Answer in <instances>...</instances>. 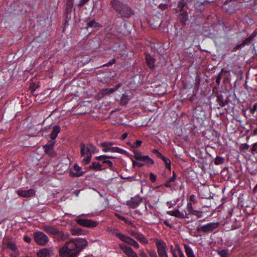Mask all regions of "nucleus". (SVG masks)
Segmentation results:
<instances>
[{
  "instance_id": "obj_1",
  "label": "nucleus",
  "mask_w": 257,
  "mask_h": 257,
  "mask_svg": "<svg viewBox=\"0 0 257 257\" xmlns=\"http://www.w3.org/2000/svg\"><path fill=\"white\" fill-rule=\"evenodd\" d=\"M88 245V241L82 238L71 239L59 248L60 257H77L79 253Z\"/></svg>"
},
{
  "instance_id": "obj_2",
  "label": "nucleus",
  "mask_w": 257,
  "mask_h": 257,
  "mask_svg": "<svg viewBox=\"0 0 257 257\" xmlns=\"http://www.w3.org/2000/svg\"><path fill=\"white\" fill-rule=\"evenodd\" d=\"M111 6L122 18H129L134 14V11L127 5L124 4L118 0H112Z\"/></svg>"
},
{
  "instance_id": "obj_3",
  "label": "nucleus",
  "mask_w": 257,
  "mask_h": 257,
  "mask_svg": "<svg viewBox=\"0 0 257 257\" xmlns=\"http://www.w3.org/2000/svg\"><path fill=\"white\" fill-rule=\"evenodd\" d=\"M155 244L159 257H168L167 247L165 241L162 240L156 239Z\"/></svg>"
},
{
  "instance_id": "obj_4",
  "label": "nucleus",
  "mask_w": 257,
  "mask_h": 257,
  "mask_svg": "<svg viewBox=\"0 0 257 257\" xmlns=\"http://www.w3.org/2000/svg\"><path fill=\"white\" fill-rule=\"evenodd\" d=\"M219 226L218 222H211L204 225H199L196 230L198 232L206 233L212 232Z\"/></svg>"
},
{
  "instance_id": "obj_5",
  "label": "nucleus",
  "mask_w": 257,
  "mask_h": 257,
  "mask_svg": "<svg viewBox=\"0 0 257 257\" xmlns=\"http://www.w3.org/2000/svg\"><path fill=\"white\" fill-rule=\"evenodd\" d=\"M34 237L36 243L41 245H45L49 241L48 236L44 233L41 231L35 232Z\"/></svg>"
},
{
  "instance_id": "obj_6",
  "label": "nucleus",
  "mask_w": 257,
  "mask_h": 257,
  "mask_svg": "<svg viewBox=\"0 0 257 257\" xmlns=\"http://www.w3.org/2000/svg\"><path fill=\"white\" fill-rule=\"evenodd\" d=\"M133 153H134V158L141 161L145 162L148 165H152L154 164V161L153 159L150 158L148 156H143L141 152L136 149H134Z\"/></svg>"
},
{
  "instance_id": "obj_7",
  "label": "nucleus",
  "mask_w": 257,
  "mask_h": 257,
  "mask_svg": "<svg viewBox=\"0 0 257 257\" xmlns=\"http://www.w3.org/2000/svg\"><path fill=\"white\" fill-rule=\"evenodd\" d=\"M143 201V198L139 195L131 197L130 200L126 201V204L131 208H137Z\"/></svg>"
},
{
  "instance_id": "obj_8",
  "label": "nucleus",
  "mask_w": 257,
  "mask_h": 257,
  "mask_svg": "<svg viewBox=\"0 0 257 257\" xmlns=\"http://www.w3.org/2000/svg\"><path fill=\"white\" fill-rule=\"evenodd\" d=\"M76 221L79 225L86 227H94L98 224L97 222L91 219L79 218Z\"/></svg>"
},
{
  "instance_id": "obj_9",
  "label": "nucleus",
  "mask_w": 257,
  "mask_h": 257,
  "mask_svg": "<svg viewBox=\"0 0 257 257\" xmlns=\"http://www.w3.org/2000/svg\"><path fill=\"white\" fill-rule=\"evenodd\" d=\"M119 248L124 252L127 257H139L136 252L130 246H128L123 243L118 244Z\"/></svg>"
},
{
  "instance_id": "obj_10",
  "label": "nucleus",
  "mask_w": 257,
  "mask_h": 257,
  "mask_svg": "<svg viewBox=\"0 0 257 257\" xmlns=\"http://www.w3.org/2000/svg\"><path fill=\"white\" fill-rule=\"evenodd\" d=\"M55 143V141L51 140V141H49L47 144L44 146V148L45 149V152L46 154L52 157L55 156L54 154L52 153Z\"/></svg>"
},
{
  "instance_id": "obj_11",
  "label": "nucleus",
  "mask_w": 257,
  "mask_h": 257,
  "mask_svg": "<svg viewBox=\"0 0 257 257\" xmlns=\"http://www.w3.org/2000/svg\"><path fill=\"white\" fill-rule=\"evenodd\" d=\"M53 250L50 248H45L38 251V257H51Z\"/></svg>"
},
{
  "instance_id": "obj_12",
  "label": "nucleus",
  "mask_w": 257,
  "mask_h": 257,
  "mask_svg": "<svg viewBox=\"0 0 257 257\" xmlns=\"http://www.w3.org/2000/svg\"><path fill=\"white\" fill-rule=\"evenodd\" d=\"M121 86L120 84H117L114 88H105L100 90L102 96L104 97L105 95H109L110 94L114 93Z\"/></svg>"
},
{
  "instance_id": "obj_13",
  "label": "nucleus",
  "mask_w": 257,
  "mask_h": 257,
  "mask_svg": "<svg viewBox=\"0 0 257 257\" xmlns=\"http://www.w3.org/2000/svg\"><path fill=\"white\" fill-rule=\"evenodd\" d=\"M18 194L23 197H30L33 196L35 193L34 189H30L28 190H19L17 191Z\"/></svg>"
},
{
  "instance_id": "obj_14",
  "label": "nucleus",
  "mask_w": 257,
  "mask_h": 257,
  "mask_svg": "<svg viewBox=\"0 0 257 257\" xmlns=\"http://www.w3.org/2000/svg\"><path fill=\"white\" fill-rule=\"evenodd\" d=\"M167 214L179 218L184 219L187 218V214H185V213L180 212L179 210L169 211L167 212Z\"/></svg>"
},
{
  "instance_id": "obj_15",
  "label": "nucleus",
  "mask_w": 257,
  "mask_h": 257,
  "mask_svg": "<svg viewBox=\"0 0 257 257\" xmlns=\"http://www.w3.org/2000/svg\"><path fill=\"white\" fill-rule=\"evenodd\" d=\"M74 171L76 173H74L72 171L70 172V175L71 177H79L82 176L84 174V172H81V167H79L77 164H74L73 167Z\"/></svg>"
},
{
  "instance_id": "obj_16",
  "label": "nucleus",
  "mask_w": 257,
  "mask_h": 257,
  "mask_svg": "<svg viewBox=\"0 0 257 257\" xmlns=\"http://www.w3.org/2000/svg\"><path fill=\"white\" fill-rule=\"evenodd\" d=\"M217 101L220 106L223 107L228 103L229 98L227 97L225 99H224L222 94H218L217 96Z\"/></svg>"
},
{
  "instance_id": "obj_17",
  "label": "nucleus",
  "mask_w": 257,
  "mask_h": 257,
  "mask_svg": "<svg viewBox=\"0 0 257 257\" xmlns=\"http://www.w3.org/2000/svg\"><path fill=\"white\" fill-rule=\"evenodd\" d=\"M188 20V14L186 11L182 10L179 16V21L183 25H185Z\"/></svg>"
},
{
  "instance_id": "obj_18",
  "label": "nucleus",
  "mask_w": 257,
  "mask_h": 257,
  "mask_svg": "<svg viewBox=\"0 0 257 257\" xmlns=\"http://www.w3.org/2000/svg\"><path fill=\"white\" fill-rule=\"evenodd\" d=\"M55 237L58 240H64L68 238L69 234L62 231L58 230Z\"/></svg>"
},
{
  "instance_id": "obj_19",
  "label": "nucleus",
  "mask_w": 257,
  "mask_h": 257,
  "mask_svg": "<svg viewBox=\"0 0 257 257\" xmlns=\"http://www.w3.org/2000/svg\"><path fill=\"white\" fill-rule=\"evenodd\" d=\"M60 127L59 125H55L53 127V131L50 135V138L52 140L55 141V139L58 136V134L60 132Z\"/></svg>"
},
{
  "instance_id": "obj_20",
  "label": "nucleus",
  "mask_w": 257,
  "mask_h": 257,
  "mask_svg": "<svg viewBox=\"0 0 257 257\" xmlns=\"http://www.w3.org/2000/svg\"><path fill=\"white\" fill-rule=\"evenodd\" d=\"M81 154L82 156L90 155V150L88 146H86L83 143L80 144Z\"/></svg>"
},
{
  "instance_id": "obj_21",
  "label": "nucleus",
  "mask_w": 257,
  "mask_h": 257,
  "mask_svg": "<svg viewBox=\"0 0 257 257\" xmlns=\"http://www.w3.org/2000/svg\"><path fill=\"white\" fill-rule=\"evenodd\" d=\"M44 229L48 233L55 235H56V234L57 232V231L58 230L56 228H55L54 226L48 225L45 226L44 227Z\"/></svg>"
},
{
  "instance_id": "obj_22",
  "label": "nucleus",
  "mask_w": 257,
  "mask_h": 257,
  "mask_svg": "<svg viewBox=\"0 0 257 257\" xmlns=\"http://www.w3.org/2000/svg\"><path fill=\"white\" fill-rule=\"evenodd\" d=\"M120 240L131 245L133 244V242L135 241L134 239L125 234L123 235H120Z\"/></svg>"
},
{
  "instance_id": "obj_23",
  "label": "nucleus",
  "mask_w": 257,
  "mask_h": 257,
  "mask_svg": "<svg viewBox=\"0 0 257 257\" xmlns=\"http://www.w3.org/2000/svg\"><path fill=\"white\" fill-rule=\"evenodd\" d=\"M146 61L148 66L150 68H153L154 67L155 60L150 55H146Z\"/></svg>"
},
{
  "instance_id": "obj_24",
  "label": "nucleus",
  "mask_w": 257,
  "mask_h": 257,
  "mask_svg": "<svg viewBox=\"0 0 257 257\" xmlns=\"http://www.w3.org/2000/svg\"><path fill=\"white\" fill-rule=\"evenodd\" d=\"M187 211H185V214H187V218H189V215H193L194 213V210L193 208L192 204L191 202L188 203L187 205Z\"/></svg>"
},
{
  "instance_id": "obj_25",
  "label": "nucleus",
  "mask_w": 257,
  "mask_h": 257,
  "mask_svg": "<svg viewBox=\"0 0 257 257\" xmlns=\"http://www.w3.org/2000/svg\"><path fill=\"white\" fill-rule=\"evenodd\" d=\"M185 252L187 257H195L191 248L187 244H184Z\"/></svg>"
},
{
  "instance_id": "obj_26",
  "label": "nucleus",
  "mask_w": 257,
  "mask_h": 257,
  "mask_svg": "<svg viewBox=\"0 0 257 257\" xmlns=\"http://www.w3.org/2000/svg\"><path fill=\"white\" fill-rule=\"evenodd\" d=\"M173 176L172 177H171L169 179H168L166 182V183L164 184V186L166 187H167V188L171 187L172 186V185L171 183L172 182H174L175 181V180L176 179V174H175V172H174V171H173Z\"/></svg>"
},
{
  "instance_id": "obj_27",
  "label": "nucleus",
  "mask_w": 257,
  "mask_h": 257,
  "mask_svg": "<svg viewBox=\"0 0 257 257\" xmlns=\"http://www.w3.org/2000/svg\"><path fill=\"white\" fill-rule=\"evenodd\" d=\"M216 251L218 254H219L221 257H228L229 250L227 248L218 249Z\"/></svg>"
},
{
  "instance_id": "obj_28",
  "label": "nucleus",
  "mask_w": 257,
  "mask_h": 257,
  "mask_svg": "<svg viewBox=\"0 0 257 257\" xmlns=\"http://www.w3.org/2000/svg\"><path fill=\"white\" fill-rule=\"evenodd\" d=\"M90 169H96L97 170H101L102 166L98 162H93L92 165L89 167Z\"/></svg>"
},
{
  "instance_id": "obj_29",
  "label": "nucleus",
  "mask_w": 257,
  "mask_h": 257,
  "mask_svg": "<svg viewBox=\"0 0 257 257\" xmlns=\"http://www.w3.org/2000/svg\"><path fill=\"white\" fill-rule=\"evenodd\" d=\"M7 247L10 248L12 251H15V255L17 254L18 249L15 243L9 242L7 244Z\"/></svg>"
},
{
  "instance_id": "obj_30",
  "label": "nucleus",
  "mask_w": 257,
  "mask_h": 257,
  "mask_svg": "<svg viewBox=\"0 0 257 257\" xmlns=\"http://www.w3.org/2000/svg\"><path fill=\"white\" fill-rule=\"evenodd\" d=\"M137 239L139 240L140 242L147 244L148 243V241L146 237L142 233H139L138 235L137 236Z\"/></svg>"
},
{
  "instance_id": "obj_31",
  "label": "nucleus",
  "mask_w": 257,
  "mask_h": 257,
  "mask_svg": "<svg viewBox=\"0 0 257 257\" xmlns=\"http://www.w3.org/2000/svg\"><path fill=\"white\" fill-rule=\"evenodd\" d=\"M128 100V96L125 94H123L120 100V103L122 105H125L127 103Z\"/></svg>"
},
{
  "instance_id": "obj_32",
  "label": "nucleus",
  "mask_w": 257,
  "mask_h": 257,
  "mask_svg": "<svg viewBox=\"0 0 257 257\" xmlns=\"http://www.w3.org/2000/svg\"><path fill=\"white\" fill-rule=\"evenodd\" d=\"M82 230L78 228H74L71 229V233L73 235H79L82 234Z\"/></svg>"
},
{
  "instance_id": "obj_33",
  "label": "nucleus",
  "mask_w": 257,
  "mask_h": 257,
  "mask_svg": "<svg viewBox=\"0 0 257 257\" xmlns=\"http://www.w3.org/2000/svg\"><path fill=\"white\" fill-rule=\"evenodd\" d=\"M87 26L91 28H97L100 27V25L96 22L95 20H92L87 23Z\"/></svg>"
},
{
  "instance_id": "obj_34",
  "label": "nucleus",
  "mask_w": 257,
  "mask_h": 257,
  "mask_svg": "<svg viewBox=\"0 0 257 257\" xmlns=\"http://www.w3.org/2000/svg\"><path fill=\"white\" fill-rule=\"evenodd\" d=\"M89 150H90V155L92 153L94 154L98 152V149L94 146L92 145L91 144H89L87 145Z\"/></svg>"
},
{
  "instance_id": "obj_35",
  "label": "nucleus",
  "mask_w": 257,
  "mask_h": 257,
  "mask_svg": "<svg viewBox=\"0 0 257 257\" xmlns=\"http://www.w3.org/2000/svg\"><path fill=\"white\" fill-rule=\"evenodd\" d=\"M224 159L219 156H217L214 160L215 165H220L224 163Z\"/></svg>"
},
{
  "instance_id": "obj_36",
  "label": "nucleus",
  "mask_w": 257,
  "mask_h": 257,
  "mask_svg": "<svg viewBox=\"0 0 257 257\" xmlns=\"http://www.w3.org/2000/svg\"><path fill=\"white\" fill-rule=\"evenodd\" d=\"M162 160L165 164L166 168L168 169L169 170H171V161L169 159L167 158L166 157H164V159H163Z\"/></svg>"
},
{
  "instance_id": "obj_37",
  "label": "nucleus",
  "mask_w": 257,
  "mask_h": 257,
  "mask_svg": "<svg viewBox=\"0 0 257 257\" xmlns=\"http://www.w3.org/2000/svg\"><path fill=\"white\" fill-rule=\"evenodd\" d=\"M147 252L150 257H158L157 252L154 249H148L147 250Z\"/></svg>"
},
{
  "instance_id": "obj_38",
  "label": "nucleus",
  "mask_w": 257,
  "mask_h": 257,
  "mask_svg": "<svg viewBox=\"0 0 257 257\" xmlns=\"http://www.w3.org/2000/svg\"><path fill=\"white\" fill-rule=\"evenodd\" d=\"M223 71H224V69H222L221 71L218 74V75L216 76L215 81L218 85H219V84H220V80L222 78V72H223Z\"/></svg>"
},
{
  "instance_id": "obj_39",
  "label": "nucleus",
  "mask_w": 257,
  "mask_h": 257,
  "mask_svg": "<svg viewBox=\"0 0 257 257\" xmlns=\"http://www.w3.org/2000/svg\"><path fill=\"white\" fill-rule=\"evenodd\" d=\"M109 230L111 231L112 234L115 235L119 239L120 235H124V234L119 232L118 230L116 229H109Z\"/></svg>"
},
{
  "instance_id": "obj_40",
  "label": "nucleus",
  "mask_w": 257,
  "mask_h": 257,
  "mask_svg": "<svg viewBox=\"0 0 257 257\" xmlns=\"http://www.w3.org/2000/svg\"><path fill=\"white\" fill-rule=\"evenodd\" d=\"M110 151L112 152H117L120 154H123L124 152V150L118 147H111Z\"/></svg>"
},
{
  "instance_id": "obj_41",
  "label": "nucleus",
  "mask_w": 257,
  "mask_h": 257,
  "mask_svg": "<svg viewBox=\"0 0 257 257\" xmlns=\"http://www.w3.org/2000/svg\"><path fill=\"white\" fill-rule=\"evenodd\" d=\"M113 145V143L112 142H106L101 143V146L102 148H108V147H111V146Z\"/></svg>"
},
{
  "instance_id": "obj_42",
  "label": "nucleus",
  "mask_w": 257,
  "mask_h": 257,
  "mask_svg": "<svg viewBox=\"0 0 257 257\" xmlns=\"http://www.w3.org/2000/svg\"><path fill=\"white\" fill-rule=\"evenodd\" d=\"M115 216L119 219L120 220H122L124 222H125V223H127L128 222V220L127 219H126L125 217H124L123 216H121V215H120L118 213H115Z\"/></svg>"
},
{
  "instance_id": "obj_43",
  "label": "nucleus",
  "mask_w": 257,
  "mask_h": 257,
  "mask_svg": "<svg viewBox=\"0 0 257 257\" xmlns=\"http://www.w3.org/2000/svg\"><path fill=\"white\" fill-rule=\"evenodd\" d=\"M193 215H195L198 218H201L203 216V212L201 211H198L196 210H195V211H194V213Z\"/></svg>"
},
{
  "instance_id": "obj_44",
  "label": "nucleus",
  "mask_w": 257,
  "mask_h": 257,
  "mask_svg": "<svg viewBox=\"0 0 257 257\" xmlns=\"http://www.w3.org/2000/svg\"><path fill=\"white\" fill-rule=\"evenodd\" d=\"M251 152L253 155H254V153H257V142L252 145V148L251 149Z\"/></svg>"
},
{
  "instance_id": "obj_45",
  "label": "nucleus",
  "mask_w": 257,
  "mask_h": 257,
  "mask_svg": "<svg viewBox=\"0 0 257 257\" xmlns=\"http://www.w3.org/2000/svg\"><path fill=\"white\" fill-rule=\"evenodd\" d=\"M91 155H88V156H87L86 158H84L82 162L84 164H88V163L90 162V161L91 160Z\"/></svg>"
},
{
  "instance_id": "obj_46",
  "label": "nucleus",
  "mask_w": 257,
  "mask_h": 257,
  "mask_svg": "<svg viewBox=\"0 0 257 257\" xmlns=\"http://www.w3.org/2000/svg\"><path fill=\"white\" fill-rule=\"evenodd\" d=\"M133 161V166H138L139 167H142L144 165V164L138 162L137 161H136L134 160H132Z\"/></svg>"
},
{
  "instance_id": "obj_47",
  "label": "nucleus",
  "mask_w": 257,
  "mask_h": 257,
  "mask_svg": "<svg viewBox=\"0 0 257 257\" xmlns=\"http://www.w3.org/2000/svg\"><path fill=\"white\" fill-rule=\"evenodd\" d=\"M186 6V3L184 2H179L178 4V8L180 9V12L183 10L184 7Z\"/></svg>"
},
{
  "instance_id": "obj_48",
  "label": "nucleus",
  "mask_w": 257,
  "mask_h": 257,
  "mask_svg": "<svg viewBox=\"0 0 257 257\" xmlns=\"http://www.w3.org/2000/svg\"><path fill=\"white\" fill-rule=\"evenodd\" d=\"M89 0H80L79 3L77 4V6L79 8L83 7L86 3Z\"/></svg>"
},
{
  "instance_id": "obj_49",
  "label": "nucleus",
  "mask_w": 257,
  "mask_h": 257,
  "mask_svg": "<svg viewBox=\"0 0 257 257\" xmlns=\"http://www.w3.org/2000/svg\"><path fill=\"white\" fill-rule=\"evenodd\" d=\"M147 252L146 253L144 249H141L140 250V257H149L148 255L147 254Z\"/></svg>"
},
{
  "instance_id": "obj_50",
  "label": "nucleus",
  "mask_w": 257,
  "mask_h": 257,
  "mask_svg": "<svg viewBox=\"0 0 257 257\" xmlns=\"http://www.w3.org/2000/svg\"><path fill=\"white\" fill-rule=\"evenodd\" d=\"M150 179L152 182H155L156 181V176L152 173L150 174Z\"/></svg>"
},
{
  "instance_id": "obj_51",
  "label": "nucleus",
  "mask_w": 257,
  "mask_h": 257,
  "mask_svg": "<svg viewBox=\"0 0 257 257\" xmlns=\"http://www.w3.org/2000/svg\"><path fill=\"white\" fill-rule=\"evenodd\" d=\"M115 63V59L114 58H113V59H111V60H110L108 63H107L105 64H103L102 65V66H103V67L108 66L112 65L113 64H114Z\"/></svg>"
},
{
  "instance_id": "obj_52",
  "label": "nucleus",
  "mask_w": 257,
  "mask_h": 257,
  "mask_svg": "<svg viewBox=\"0 0 257 257\" xmlns=\"http://www.w3.org/2000/svg\"><path fill=\"white\" fill-rule=\"evenodd\" d=\"M73 6V0H67V7L68 8H72Z\"/></svg>"
},
{
  "instance_id": "obj_53",
  "label": "nucleus",
  "mask_w": 257,
  "mask_h": 257,
  "mask_svg": "<svg viewBox=\"0 0 257 257\" xmlns=\"http://www.w3.org/2000/svg\"><path fill=\"white\" fill-rule=\"evenodd\" d=\"M257 110V102L254 104L253 107L250 108V111L252 113H254L255 111Z\"/></svg>"
},
{
  "instance_id": "obj_54",
  "label": "nucleus",
  "mask_w": 257,
  "mask_h": 257,
  "mask_svg": "<svg viewBox=\"0 0 257 257\" xmlns=\"http://www.w3.org/2000/svg\"><path fill=\"white\" fill-rule=\"evenodd\" d=\"M249 145L246 143L242 144L240 147L241 149L243 150H248L249 149Z\"/></svg>"
},
{
  "instance_id": "obj_55",
  "label": "nucleus",
  "mask_w": 257,
  "mask_h": 257,
  "mask_svg": "<svg viewBox=\"0 0 257 257\" xmlns=\"http://www.w3.org/2000/svg\"><path fill=\"white\" fill-rule=\"evenodd\" d=\"M190 200L195 203H196L197 202V200L196 199V197L195 196V195L194 194H192L190 196Z\"/></svg>"
},
{
  "instance_id": "obj_56",
  "label": "nucleus",
  "mask_w": 257,
  "mask_h": 257,
  "mask_svg": "<svg viewBox=\"0 0 257 257\" xmlns=\"http://www.w3.org/2000/svg\"><path fill=\"white\" fill-rule=\"evenodd\" d=\"M103 163L107 164L108 165V166L110 168H112V167H113L112 162L109 160H104L103 161Z\"/></svg>"
},
{
  "instance_id": "obj_57",
  "label": "nucleus",
  "mask_w": 257,
  "mask_h": 257,
  "mask_svg": "<svg viewBox=\"0 0 257 257\" xmlns=\"http://www.w3.org/2000/svg\"><path fill=\"white\" fill-rule=\"evenodd\" d=\"M96 159L98 160H103V161H104L106 159V157H105V155H101V156L97 157L96 158Z\"/></svg>"
},
{
  "instance_id": "obj_58",
  "label": "nucleus",
  "mask_w": 257,
  "mask_h": 257,
  "mask_svg": "<svg viewBox=\"0 0 257 257\" xmlns=\"http://www.w3.org/2000/svg\"><path fill=\"white\" fill-rule=\"evenodd\" d=\"M24 240L28 243H30L31 241V238L28 236H24Z\"/></svg>"
},
{
  "instance_id": "obj_59",
  "label": "nucleus",
  "mask_w": 257,
  "mask_h": 257,
  "mask_svg": "<svg viewBox=\"0 0 257 257\" xmlns=\"http://www.w3.org/2000/svg\"><path fill=\"white\" fill-rule=\"evenodd\" d=\"M142 142L140 140H137L135 143V147H138L141 146Z\"/></svg>"
},
{
  "instance_id": "obj_60",
  "label": "nucleus",
  "mask_w": 257,
  "mask_h": 257,
  "mask_svg": "<svg viewBox=\"0 0 257 257\" xmlns=\"http://www.w3.org/2000/svg\"><path fill=\"white\" fill-rule=\"evenodd\" d=\"M139 233L138 232H136L135 231H132L131 232H130V234L132 236H133V237H134L135 238H137V236L138 235Z\"/></svg>"
},
{
  "instance_id": "obj_61",
  "label": "nucleus",
  "mask_w": 257,
  "mask_h": 257,
  "mask_svg": "<svg viewBox=\"0 0 257 257\" xmlns=\"http://www.w3.org/2000/svg\"><path fill=\"white\" fill-rule=\"evenodd\" d=\"M132 246H133L134 247H135L137 248H139L140 247L139 244L136 240H135L134 241L133 244L132 245Z\"/></svg>"
},
{
  "instance_id": "obj_62",
  "label": "nucleus",
  "mask_w": 257,
  "mask_h": 257,
  "mask_svg": "<svg viewBox=\"0 0 257 257\" xmlns=\"http://www.w3.org/2000/svg\"><path fill=\"white\" fill-rule=\"evenodd\" d=\"M242 45V44H239V45H236V46L234 48H233V49L232 50V52H235V51H236V50H237V49H239Z\"/></svg>"
},
{
  "instance_id": "obj_63",
  "label": "nucleus",
  "mask_w": 257,
  "mask_h": 257,
  "mask_svg": "<svg viewBox=\"0 0 257 257\" xmlns=\"http://www.w3.org/2000/svg\"><path fill=\"white\" fill-rule=\"evenodd\" d=\"M156 156H157V157L158 158H159L161 159L162 160L163 159H164V157H165V156H163V155H162L160 152H159V153H158L157 154Z\"/></svg>"
},
{
  "instance_id": "obj_64",
  "label": "nucleus",
  "mask_w": 257,
  "mask_h": 257,
  "mask_svg": "<svg viewBox=\"0 0 257 257\" xmlns=\"http://www.w3.org/2000/svg\"><path fill=\"white\" fill-rule=\"evenodd\" d=\"M177 249V251L178 252V254H179V257H180L181 255H184L183 252H182V250H181V248L179 247H178Z\"/></svg>"
}]
</instances>
